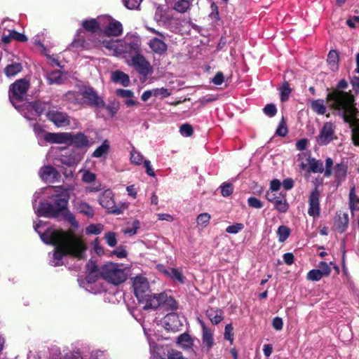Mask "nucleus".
Masks as SVG:
<instances>
[{"mask_svg":"<svg viewBox=\"0 0 359 359\" xmlns=\"http://www.w3.org/2000/svg\"><path fill=\"white\" fill-rule=\"evenodd\" d=\"M45 223L39 220L34 224V229L41 239L46 244L55 246L50 263L54 266L63 264L62 259L67 255L79 259L83 257L86 247L81 237L76 236L72 231H63L54 229H48L43 233L40 230Z\"/></svg>","mask_w":359,"mask_h":359,"instance_id":"1","label":"nucleus"},{"mask_svg":"<svg viewBox=\"0 0 359 359\" xmlns=\"http://www.w3.org/2000/svg\"><path fill=\"white\" fill-rule=\"evenodd\" d=\"M50 202L41 203L38 208L36 207L39 194L34 195L33 207L39 216L45 217H58L63 215L65 219L74 228L79 227V222L75 216L67 210V207L69 198V191L62 187H48L43 189Z\"/></svg>","mask_w":359,"mask_h":359,"instance_id":"2","label":"nucleus"},{"mask_svg":"<svg viewBox=\"0 0 359 359\" xmlns=\"http://www.w3.org/2000/svg\"><path fill=\"white\" fill-rule=\"evenodd\" d=\"M327 100L330 107L337 111L344 122L349 124L352 141L355 146H359V123L356 118L358 111L353 96L350 93L334 90L327 94Z\"/></svg>","mask_w":359,"mask_h":359,"instance_id":"3","label":"nucleus"},{"mask_svg":"<svg viewBox=\"0 0 359 359\" xmlns=\"http://www.w3.org/2000/svg\"><path fill=\"white\" fill-rule=\"evenodd\" d=\"M29 83L26 79H19L12 84L9 89V99L13 105L18 109L21 114L27 119L32 120L39 116L44 111L46 104L44 103L35 102L25 103L22 106L18 105V103L22 101L27 95Z\"/></svg>","mask_w":359,"mask_h":359,"instance_id":"4","label":"nucleus"},{"mask_svg":"<svg viewBox=\"0 0 359 359\" xmlns=\"http://www.w3.org/2000/svg\"><path fill=\"white\" fill-rule=\"evenodd\" d=\"M95 45L105 48L111 55L123 58L126 62L140 51V39L133 35H126L118 40H99L95 42Z\"/></svg>","mask_w":359,"mask_h":359,"instance_id":"5","label":"nucleus"},{"mask_svg":"<svg viewBox=\"0 0 359 359\" xmlns=\"http://www.w3.org/2000/svg\"><path fill=\"white\" fill-rule=\"evenodd\" d=\"M67 100L79 104L103 108L105 103L94 89L89 86H83L78 92L69 91L65 95Z\"/></svg>","mask_w":359,"mask_h":359,"instance_id":"6","label":"nucleus"},{"mask_svg":"<svg viewBox=\"0 0 359 359\" xmlns=\"http://www.w3.org/2000/svg\"><path fill=\"white\" fill-rule=\"evenodd\" d=\"M123 264L108 262L100 267L98 273L107 282L118 285L126 280L128 274Z\"/></svg>","mask_w":359,"mask_h":359,"instance_id":"7","label":"nucleus"},{"mask_svg":"<svg viewBox=\"0 0 359 359\" xmlns=\"http://www.w3.org/2000/svg\"><path fill=\"white\" fill-rule=\"evenodd\" d=\"M140 303L144 304L143 309H156L162 307L165 310H175L177 308L176 301L166 293L160 294H147L142 299L139 300Z\"/></svg>","mask_w":359,"mask_h":359,"instance_id":"8","label":"nucleus"},{"mask_svg":"<svg viewBox=\"0 0 359 359\" xmlns=\"http://www.w3.org/2000/svg\"><path fill=\"white\" fill-rule=\"evenodd\" d=\"M101 30L107 36H118L123 33L122 24L109 15H102L101 18Z\"/></svg>","mask_w":359,"mask_h":359,"instance_id":"9","label":"nucleus"},{"mask_svg":"<svg viewBox=\"0 0 359 359\" xmlns=\"http://www.w3.org/2000/svg\"><path fill=\"white\" fill-rule=\"evenodd\" d=\"M3 32L1 33V41L4 43H9L13 40L18 41H27V37L23 34L19 33L13 29V22L10 20L3 21Z\"/></svg>","mask_w":359,"mask_h":359,"instance_id":"10","label":"nucleus"},{"mask_svg":"<svg viewBox=\"0 0 359 359\" xmlns=\"http://www.w3.org/2000/svg\"><path fill=\"white\" fill-rule=\"evenodd\" d=\"M336 126L331 121L325 122L321 128L319 135L316 137V142L319 145H326L336 138Z\"/></svg>","mask_w":359,"mask_h":359,"instance_id":"11","label":"nucleus"},{"mask_svg":"<svg viewBox=\"0 0 359 359\" xmlns=\"http://www.w3.org/2000/svg\"><path fill=\"white\" fill-rule=\"evenodd\" d=\"M126 63L133 67L141 74L146 76L151 72L150 64L140 54V51L135 53Z\"/></svg>","mask_w":359,"mask_h":359,"instance_id":"12","label":"nucleus"},{"mask_svg":"<svg viewBox=\"0 0 359 359\" xmlns=\"http://www.w3.org/2000/svg\"><path fill=\"white\" fill-rule=\"evenodd\" d=\"M100 205L109 210V212L115 214H121V210L116 208L114 201V195L111 189H106L98 198Z\"/></svg>","mask_w":359,"mask_h":359,"instance_id":"13","label":"nucleus"},{"mask_svg":"<svg viewBox=\"0 0 359 359\" xmlns=\"http://www.w3.org/2000/svg\"><path fill=\"white\" fill-rule=\"evenodd\" d=\"M146 28L149 32L160 36L161 38L151 39L149 42V48L156 54L162 55L165 53L168 49V46L163 41L165 38V35L162 32H160L152 27L147 26Z\"/></svg>","mask_w":359,"mask_h":359,"instance_id":"14","label":"nucleus"},{"mask_svg":"<svg viewBox=\"0 0 359 359\" xmlns=\"http://www.w3.org/2000/svg\"><path fill=\"white\" fill-rule=\"evenodd\" d=\"M46 116L57 128H63L70 124L69 116L65 112L52 109L47 112Z\"/></svg>","mask_w":359,"mask_h":359,"instance_id":"15","label":"nucleus"},{"mask_svg":"<svg viewBox=\"0 0 359 359\" xmlns=\"http://www.w3.org/2000/svg\"><path fill=\"white\" fill-rule=\"evenodd\" d=\"M133 286L138 300L142 299L149 290V282L143 276H135L133 279Z\"/></svg>","mask_w":359,"mask_h":359,"instance_id":"16","label":"nucleus"},{"mask_svg":"<svg viewBox=\"0 0 359 359\" xmlns=\"http://www.w3.org/2000/svg\"><path fill=\"white\" fill-rule=\"evenodd\" d=\"M39 175L43 182L48 183H54L60 178L59 171L50 165L41 167L39 171Z\"/></svg>","mask_w":359,"mask_h":359,"instance_id":"17","label":"nucleus"},{"mask_svg":"<svg viewBox=\"0 0 359 359\" xmlns=\"http://www.w3.org/2000/svg\"><path fill=\"white\" fill-rule=\"evenodd\" d=\"M71 133H48L44 134V140L52 144H65L69 145Z\"/></svg>","mask_w":359,"mask_h":359,"instance_id":"18","label":"nucleus"},{"mask_svg":"<svg viewBox=\"0 0 359 359\" xmlns=\"http://www.w3.org/2000/svg\"><path fill=\"white\" fill-rule=\"evenodd\" d=\"M198 322L202 329V345L204 348L209 351L214 345L213 333L212 330L205 325V323L200 318Z\"/></svg>","mask_w":359,"mask_h":359,"instance_id":"19","label":"nucleus"},{"mask_svg":"<svg viewBox=\"0 0 359 359\" xmlns=\"http://www.w3.org/2000/svg\"><path fill=\"white\" fill-rule=\"evenodd\" d=\"M142 327L150 345V351L152 357L156 359H165V348L163 346L155 345L151 342V334L150 333V330H147L144 325H142Z\"/></svg>","mask_w":359,"mask_h":359,"instance_id":"20","label":"nucleus"},{"mask_svg":"<svg viewBox=\"0 0 359 359\" xmlns=\"http://www.w3.org/2000/svg\"><path fill=\"white\" fill-rule=\"evenodd\" d=\"M93 142L90 141L86 135L82 133L73 134L71 133V138L69 145H74L78 148L89 147L93 144Z\"/></svg>","mask_w":359,"mask_h":359,"instance_id":"21","label":"nucleus"},{"mask_svg":"<svg viewBox=\"0 0 359 359\" xmlns=\"http://www.w3.org/2000/svg\"><path fill=\"white\" fill-rule=\"evenodd\" d=\"M172 9L179 13H184L190 10L192 2L189 0H165Z\"/></svg>","mask_w":359,"mask_h":359,"instance_id":"22","label":"nucleus"},{"mask_svg":"<svg viewBox=\"0 0 359 359\" xmlns=\"http://www.w3.org/2000/svg\"><path fill=\"white\" fill-rule=\"evenodd\" d=\"M308 213L314 217L320 215L319 192L317 189L313 190L310 194Z\"/></svg>","mask_w":359,"mask_h":359,"instance_id":"23","label":"nucleus"},{"mask_svg":"<svg viewBox=\"0 0 359 359\" xmlns=\"http://www.w3.org/2000/svg\"><path fill=\"white\" fill-rule=\"evenodd\" d=\"M101 18L102 16H99L97 18H90L83 20L81 22V25L86 31L95 33L98 30H101Z\"/></svg>","mask_w":359,"mask_h":359,"instance_id":"24","label":"nucleus"},{"mask_svg":"<svg viewBox=\"0 0 359 359\" xmlns=\"http://www.w3.org/2000/svg\"><path fill=\"white\" fill-rule=\"evenodd\" d=\"M74 209L81 214L92 218L95 215L94 208L88 203L83 201H76L74 202Z\"/></svg>","mask_w":359,"mask_h":359,"instance_id":"25","label":"nucleus"},{"mask_svg":"<svg viewBox=\"0 0 359 359\" xmlns=\"http://www.w3.org/2000/svg\"><path fill=\"white\" fill-rule=\"evenodd\" d=\"M158 269L165 275L170 277L172 280L177 281L180 283H183L185 280V277L183 276L182 271L176 268H168L165 269L163 266H159Z\"/></svg>","mask_w":359,"mask_h":359,"instance_id":"26","label":"nucleus"},{"mask_svg":"<svg viewBox=\"0 0 359 359\" xmlns=\"http://www.w3.org/2000/svg\"><path fill=\"white\" fill-rule=\"evenodd\" d=\"M116 94L124 100V103L127 107H133L137 104V102L134 99V93L130 90L117 89Z\"/></svg>","mask_w":359,"mask_h":359,"instance_id":"27","label":"nucleus"},{"mask_svg":"<svg viewBox=\"0 0 359 359\" xmlns=\"http://www.w3.org/2000/svg\"><path fill=\"white\" fill-rule=\"evenodd\" d=\"M88 268L90 267V268H92V269H91V271L89 273V274L86 277L87 283H86V285L85 286V288L86 290H88L90 292L96 294V293L100 292V288L95 289V287H97V285H93V283H92L93 277L96 271L95 270V269H96L95 264L93 262H90L88 264Z\"/></svg>","mask_w":359,"mask_h":359,"instance_id":"28","label":"nucleus"},{"mask_svg":"<svg viewBox=\"0 0 359 359\" xmlns=\"http://www.w3.org/2000/svg\"><path fill=\"white\" fill-rule=\"evenodd\" d=\"M154 19L157 22L166 25L172 32H178L180 31L179 28L173 27L172 22H167L168 18L163 14V10L161 6L157 8L154 15Z\"/></svg>","mask_w":359,"mask_h":359,"instance_id":"29","label":"nucleus"},{"mask_svg":"<svg viewBox=\"0 0 359 359\" xmlns=\"http://www.w3.org/2000/svg\"><path fill=\"white\" fill-rule=\"evenodd\" d=\"M111 80L116 83H119L125 87L130 83V78L128 75L123 72L116 70L111 73Z\"/></svg>","mask_w":359,"mask_h":359,"instance_id":"30","label":"nucleus"},{"mask_svg":"<svg viewBox=\"0 0 359 359\" xmlns=\"http://www.w3.org/2000/svg\"><path fill=\"white\" fill-rule=\"evenodd\" d=\"M83 33L82 29H79L76 34V36L74 40V41L72 43V47L73 48L79 49V48H83V49H88L90 48V44L88 41H86L83 36L81 35Z\"/></svg>","mask_w":359,"mask_h":359,"instance_id":"31","label":"nucleus"},{"mask_svg":"<svg viewBox=\"0 0 359 359\" xmlns=\"http://www.w3.org/2000/svg\"><path fill=\"white\" fill-rule=\"evenodd\" d=\"M177 344L180 348L187 350L192 348L194 341L189 334L183 333L177 337Z\"/></svg>","mask_w":359,"mask_h":359,"instance_id":"32","label":"nucleus"},{"mask_svg":"<svg viewBox=\"0 0 359 359\" xmlns=\"http://www.w3.org/2000/svg\"><path fill=\"white\" fill-rule=\"evenodd\" d=\"M206 315L211 323L215 325L219 323L224 318L222 311L215 308H210L208 309L206 311Z\"/></svg>","mask_w":359,"mask_h":359,"instance_id":"33","label":"nucleus"},{"mask_svg":"<svg viewBox=\"0 0 359 359\" xmlns=\"http://www.w3.org/2000/svg\"><path fill=\"white\" fill-rule=\"evenodd\" d=\"M49 84H61L65 79V76L60 70L53 71L46 75Z\"/></svg>","mask_w":359,"mask_h":359,"instance_id":"34","label":"nucleus"},{"mask_svg":"<svg viewBox=\"0 0 359 359\" xmlns=\"http://www.w3.org/2000/svg\"><path fill=\"white\" fill-rule=\"evenodd\" d=\"M312 110L319 115H323L326 112V107L323 100H316L311 102Z\"/></svg>","mask_w":359,"mask_h":359,"instance_id":"35","label":"nucleus"},{"mask_svg":"<svg viewBox=\"0 0 359 359\" xmlns=\"http://www.w3.org/2000/svg\"><path fill=\"white\" fill-rule=\"evenodd\" d=\"M327 63L330 68L332 71H335L338 68L339 55L336 50H332L329 52L327 55Z\"/></svg>","mask_w":359,"mask_h":359,"instance_id":"36","label":"nucleus"},{"mask_svg":"<svg viewBox=\"0 0 359 359\" xmlns=\"http://www.w3.org/2000/svg\"><path fill=\"white\" fill-rule=\"evenodd\" d=\"M308 164L309 166V170L314 173H320L324 170L323 164L321 161L316 160L315 158H309Z\"/></svg>","mask_w":359,"mask_h":359,"instance_id":"37","label":"nucleus"},{"mask_svg":"<svg viewBox=\"0 0 359 359\" xmlns=\"http://www.w3.org/2000/svg\"><path fill=\"white\" fill-rule=\"evenodd\" d=\"M109 150V143L108 140H104L102 144L97 147L93 153V156L95 158H100L106 155Z\"/></svg>","mask_w":359,"mask_h":359,"instance_id":"38","label":"nucleus"},{"mask_svg":"<svg viewBox=\"0 0 359 359\" xmlns=\"http://www.w3.org/2000/svg\"><path fill=\"white\" fill-rule=\"evenodd\" d=\"M349 205L352 210H359V198L355 192V187H352L349 193Z\"/></svg>","mask_w":359,"mask_h":359,"instance_id":"39","label":"nucleus"},{"mask_svg":"<svg viewBox=\"0 0 359 359\" xmlns=\"http://www.w3.org/2000/svg\"><path fill=\"white\" fill-rule=\"evenodd\" d=\"M130 162L135 165H142L145 160L142 154L135 149H133L130 151Z\"/></svg>","mask_w":359,"mask_h":359,"instance_id":"40","label":"nucleus"},{"mask_svg":"<svg viewBox=\"0 0 359 359\" xmlns=\"http://www.w3.org/2000/svg\"><path fill=\"white\" fill-rule=\"evenodd\" d=\"M273 204L276 209L280 212H285L289 208V205L285 198V195H281V197L276 201Z\"/></svg>","mask_w":359,"mask_h":359,"instance_id":"41","label":"nucleus"},{"mask_svg":"<svg viewBox=\"0 0 359 359\" xmlns=\"http://www.w3.org/2000/svg\"><path fill=\"white\" fill-rule=\"evenodd\" d=\"M22 69V66L20 63H14L8 65L5 68V74L7 76H14Z\"/></svg>","mask_w":359,"mask_h":359,"instance_id":"42","label":"nucleus"},{"mask_svg":"<svg viewBox=\"0 0 359 359\" xmlns=\"http://www.w3.org/2000/svg\"><path fill=\"white\" fill-rule=\"evenodd\" d=\"M210 215L207 212L198 215L196 218L197 226L201 228L207 226L210 222Z\"/></svg>","mask_w":359,"mask_h":359,"instance_id":"43","label":"nucleus"},{"mask_svg":"<svg viewBox=\"0 0 359 359\" xmlns=\"http://www.w3.org/2000/svg\"><path fill=\"white\" fill-rule=\"evenodd\" d=\"M278 241L280 242L285 241L290 234V229L286 226H280L277 230Z\"/></svg>","mask_w":359,"mask_h":359,"instance_id":"44","label":"nucleus"},{"mask_svg":"<svg viewBox=\"0 0 359 359\" xmlns=\"http://www.w3.org/2000/svg\"><path fill=\"white\" fill-rule=\"evenodd\" d=\"M104 229V226L101 224H90L86 228V233L87 234L97 235L100 234Z\"/></svg>","mask_w":359,"mask_h":359,"instance_id":"45","label":"nucleus"},{"mask_svg":"<svg viewBox=\"0 0 359 359\" xmlns=\"http://www.w3.org/2000/svg\"><path fill=\"white\" fill-rule=\"evenodd\" d=\"M140 222L138 220L133 221L131 224H128L124 230L123 233L130 236L137 233V229L140 228Z\"/></svg>","mask_w":359,"mask_h":359,"instance_id":"46","label":"nucleus"},{"mask_svg":"<svg viewBox=\"0 0 359 359\" xmlns=\"http://www.w3.org/2000/svg\"><path fill=\"white\" fill-rule=\"evenodd\" d=\"M334 175L339 181L343 180L346 175V167L342 164H337L335 166Z\"/></svg>","mask_w":359,"mask_h":359,"instance_id":"47","label":"nucleus"},{"mask_svg":"<svg viewBox=\"0 0 359 359\" xmlns=\"http://www.w3.org/2000/svg\"><path fill=\"white\" fill-rule=\"evenodd\" d=\"M291 93V89L287 83H283L280 88V95L282 102H285L288 100Z\"/></svg>","mask_w":359,"mask_h":359,"instance_id":"48","label":"nucleus"},{"mask_svg":"<svg viewBox=\"0 0 359 359\" xmlns=\"http://www.w3.org/2000/svg\"><path fill=\"white\" fill-rule=\"evenodd\" d=\"M307 279L312 281L320 280L323 276L318 269H312L307 273Z\"/></svg>","mask_w":359,"mask_h":359,"instance_id":"49","label":"nucleus"},{"mask_svg":"<svg viewBox=\"0 0 359 359\" xmlns=\"http://www.w3.org/2000/svg\"><path fill=\"white\" fill-rule=\"evenodd\" d=\"M107 243L110 247H114L117 243L116 235L114 232H107L104 236Z\"/></svg>","mask_w":359,"mask_h":359,"instance_id":"50","label":"nucleus"},{"mask_svg":"<svg viewBox=\"0 0 359 359\" xmlns=\"http://www.w3.org/2000/svg\"><path fill=\"white\" fill-rule=\"evenodd\" d=\"M221 194L224 197L229 196L233 192V187L231 184L224 182L220 186Z\"/></svg>","mask_w":359,"mask_h":359,"instance_id":"51","label":"nucleus"},{"mask_svg":"<svg viewBox=\"0 0 359 359\" xmlns=\"http://www.w3.org/2000/svg\"><path fill=\"white\" fill-rule=\"evenodd\" d=\"M233 326L231 324H228L225 326L224 337V339L229 341L231 344L233 342Z\"/></svg>","mask_w":359,"mask_h":359,"instance_id":"52","label":"nucleus"},{"mask_svg":"<svg viewBox=\"0 0 359 359\" xmlns=\"http://www.w3.org/2000/svg\"><path fill=\"white\" fill-rule=\"evenodd\" d=\"M80 172H82L81 170ZM96 179V175L93 172H90L89 170H83L82 175V180L86 183H91L94 182Z\"/></svg>","mask_w":359,"mask_h":359,"instance_id":"53","label":"nucleus"},{"mask_svg":"<svg viewBox=\"0 0 359 359\" xmlns=\"http://www.w3.org/2000/svg\"><path fill=\"white\" fill-rule=\"evenodd\" d=\"M81 160V156L80 155H75L69 158H62L61 160L63 164H65L69 166L74 165L77 164Z\"/></svg>","mask_w":359,"mask_h":359,"instance_id":"54","label":"nucleus"},{"mask_svg":"<svg viewBox=\"0 0 359 359\" xmlns=\"http://www.w3.org/2000/svg\"><path fill=\"white\" fill-rule=\"evenodd\" d=\"M318 268L319 269L318 270H319L323 277L329 276L331 273V268L330 265L325 262H320L318 264Z\"/></svg>","mask_w":359,"mask_h":359,"instance_id":"55","label":"nucleus"},{"mask_svg":"<svg viewBox=\"0 0 359 359\" xmlns=\"http://www.w3.org/2000/svg\"><path fill=\"white\" fill-rule=\"evenodd\" d=\"M244 228L241 223H236L226 227V231L229 233L236 234Z\"/></svg>","mask_w":359,"mask_h":359,"instance_id":"56","label":"nucleus"},{"mask_svg":"<svg viewBox=\"0 0 359 359\" xmlns=\"http://www.w3.org/2000/svg\"><path fill=\"white\" fill-rule=\"evenodd\" d=\"M180 132L184 137H190L193 134V128L191 125L185 123L180 127Z\"/></svg>","mask_w":359,"mask_h":359,"instance_id":"57","label":"nucleus"},{"mask_svg":"<svg viewBox=\"0 0 359 359\" xmlns=\"http://www.w3.org/2000/svg\"><path fill=\"white\" fill-rule=\"evenodd\" d=\"M143 0H123L124 6L128 9L138 8Z\"/></svg>","mask_w":359,"mask_h":359,"instance_id":"58","label":"nucleus"},{"mask_svg":"<svg viewBox=\"0 0 359 359\" xmlns=\"http://www.w3.org/2000/svg\"><path fill=\"white\" fill-rule=\"evenodd\" d=\"M276 134L279 136L284 137L287 133V128L286 126V123L283 118L281 121L279 123V126L276 130Z\"/></svg>","mask_w":359,"mask_h":359,"instance_id":"59","label":"nucleus"},{"mask_svg":"<svg viewBox=\"0 0 359 359\" xmlns=\"http://www.w3.org/2000/svg\"><path fill=\"white\" fill-rule=\"evenodd\" d=\"M153 90V95L155 97L161 96L163 97H168L170 95V93L165 88H154Z\"/></svg>","mask_w":359,"mask_h":359,"instance_id":"60","label":"nucleus"},{"mask_svg":"<svg viewBox=\"0 0 359 359\" xmlns=\"http://www.w3.org/2000/svg\"><path fill=\"white\" fill-rule=\"evenodd\" d=\"M263 110L264 114L270 117L273 116L277 111L276 106L272 104L266 105Z\"/></svg>","mask_w":359,"mask_h":359,"instance_id":"61","label":"nucleus"},{"mask_svg":"<svg viewBox=\"0 0 359 359\" xmlns=\"http://www.w3.org/2000/svg\"><path fill=\"white\" fill-rule=\"evenodd\" d=\"M248 205L254 208H261L263 206L262 203L255 197H250L248 200Z\"/></svg>","mask_w":359,"mask_h":359,"instance_id":"62","label":"nucleus"},{"mask_svg":"<svg viewBox=\"0 0 359 359\" xmlns=\"http://www.w3.org/2000/svg\"><path fill=\"white\" fill-rule=\"evenodd\" d=\"M168 359H187L181 352L173 349L168 352Z\"/></svg>","mask_w":359,"mask_h":359,"instance_id":"63","label":"nucleus"},{"mask_svg":"<svg viewBox=\"0 0 359 359\" xmlns=\"http://www.w3.org/2000/svg\"><path fill=\"white\" fill-rule=\"evenodd\" d=\"M347 25L351 28L359 27V16H354L346 20Z\"/></svg>","mask_w":359,"mask_h":359,"instance_id":"64","label":"nucleus"}]
</instances>
